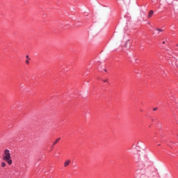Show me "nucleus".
<instances>
[{"label":"nucleus","instance_id":"obj_12","mask_svg":"<svg viewBox=\"0 0 178 178\" xmlns=\"http://www.w3.org/2000/svg\"><path fill=\"white\" fill-rule=\"evenodd\" d=\"M158 146H159V147L161 146V144H158Z\"/></svg>","mask_w":178,"mask_h":178},{"label":"nucleus","instance_id":"obj_8","mask_svg":"<svg viewBox=\"0 0 178 178\" xmlns=\"http://www.w3.org/2000/svg\"><path fill=\"white\" fill-rule=\"evenodd\" d=\"M103 81H104V83H107V82H108V79H104Z\"/></svg>","mask_w":178,"mask_h":178},{"label":"nucleus","instance_id":"obj_10","mask_svg":"<svg viewBox=\"0 0 178 178\" xmlns=\"http://www.w3.org/2000/svg\"><path fill=\"white\" fill-rule=\"evenodd\" d=\"M175 111H177V112H178V106H176Z\"/></svg>","mask_w":178,"mask_h":178},{"label":"nucleus","instance_id":"obj_5","mask_svg":"<svg viewBox=\"0 0 178 178\" xmlns=\"http://www.w3.org/2000/svg\"><path fill=\"white\" fill-rule=\"evenodd\" d=\"M5 166H6V163L2 162L1 163V168H5Z\"/></svg>","mask_w":178,"mask_h":178},{"label":"nucleus","instance_id":"obj_7","mask_svg":"<svg viewBox=\"0 0 178 178\" xmlns=\"http://www.w3.org/2000/svg\"><path fill=\"white\" fill-rule=\"evenodd\" d=\"M156 30H157V31H159V32H162V31H163V30H162V29H156Z\"/></svg>","mask_w":178,"mask_h":178},{"label":"nucleus","instance_id":"obj_11","mask_svg":"<svg viewBox=\"0 0 178 178\" xmlns=\"http://www.w3.org/2000/svg\"><path fill=\"white\" fill-rule=\"evenodd\" d=\"M153 111H158V108H154Z\"/></svg>","mask_w":178,"mask_h":178},{"label":"nucleus","instance_id":"obj_6","mask_svg":"<svg viewBox=\"0 0 178 178\" xmlns=\"http://www.w3.org/2000/svg\"><path fill=\"white\" fill-rule=\"evenodd\" d=\"M26 65H29L30 63V60H26Z\"/></svg>","mask_w":178,"mask_h":178},{"label":"nucleus","instance_id":"obj_3","mask_svg":"<svg viewBox=\"0 0 178 178\" xmlns=\"http://www.w3.org/2000/svg\"><path fill=\"white\" fill-rule=\"evenodd\" d=\"M59 141H60V138H58L56 141L54 142L53 145H56V144H58V143H59Z\"/></svg>","mask_w":178,"mask_h":178},{"label":"nucleus","instance_id":"obj_9","mask_svg":"<svg viewBox=\"0 0 178 178\" xmlns=\"http://www.w3.org/2000/svg\"><path fill=\"white\" fill-rule=\"evenodd\" d=\"M26 59H28L29 60H30V58H29V55L26 56Z\"/></svg>","mask_w":178,"mask_h":178},{"label":"nucleus","instance_id":"obj_1","mask_svg":"<svg viewBox=\"0 0 178 178\" xmlns=\"http://www.w3.org/2000/svg\"><path fill=\"white\" fill-rule=\"evenodd\" d=\"M12 157L10 156V151H9V149H6L4 150V153L3 154V161H5L6 162H7V163H8V165H12Z\"/></svg>","mask_w":178,"mask_h":178},{"label":"nucleus","instance_id":"obj_4","mask_svg":"<svg viewBox=\"0 0 178 178\" xmlns=\"http://www.w3.org/2000/svg\"><path fill=\"white\" fill-rule=\"evenodd\" d=\"M152 15H154V10H150L148 15L149 19L152 17Z\"/></svg>","mask_w":178,"mask_h":178},{"label":"nucleus","instance_id":"obj_13","mask_svg":"<svg viewBox=\"0 0 178 178\" xmlns=\"http://www.w3.org/2000/svg\"><path fill=\"white\" fill-rule=\"evenodd\" d=\"M163 44H165V42H163Z\"/></svg>","mask_w":178,"mask_h":178},{"label":"nucleus","instance_id":"obj_2","mask_svg":"<svg viewBox=\"0 0 178 178\" xmlns=\"http://www.w3.org/2000/svg\"><path fill=\"white\" fill-rule=\"evenodd\" d=\"M69 165H70V160H67L64 163V166L65 168H67V166H69Z\"/></svg>","mask_w":178,"mask_h":178}]
</instances>
